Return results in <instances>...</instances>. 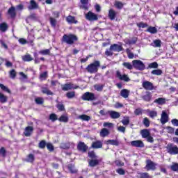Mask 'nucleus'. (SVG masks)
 Masks as SVG:
<instances>
[{
  "label": "nucleus",
  "instance_id": "1",
  "mask_svg": "<svg viewBox=\"0 0 178 178\" xmlns=\"http://www.w3.org/2000/svg\"><path fill=\"white\" fill-rule=\"evenodd\" d=\"M77 41H79V38L73 33L64 34L61 39V42L67 44V45H73Z\"/></svg>",
  "mask_w": 178,
  "mask_h": 178
},
{
  "label": "nucleus",
  "instance_id": "2",
  "mask_svg": "<svg viewBox=\"0 0 178 178\" xmlns=\"http://www.w3.org/2000/svg\"><path fill=\"white\" fill-rule=\"evenodd\" d=\"M101 63L98 60H95L92 63L89 64L86 67V70L88 72V73L94 74V73H98V69H99Z\"/></svg>",
  "mask_w": 178,
  "mask_h": 178
},
{
  "label": "nucleus",
  "instance_id": "3",
  "mask_svg": "<svg viewBox=\"0 0 178 178\" xmlns=\"http://www.w3.org/2000/svg\"><path fill=\"white\" fill-rule=\"evenodd\" d=\"M53 17H49V21L51 25V27L53 29H56L58 24V20L56 19H59L60 17V12L59 11H53L52 12Z\"/></svg>",
  "mask_w": 178,
  "mask_h": 178
},
{
  "label": "nucleus",
  "instance_id": "4",
  "mask_svg": "<svg viewBox=\"0 0 178 178\" xmlns=\"http://www.w3.org/2000/svg\"><path fill=\"white\" fill-rule=\"evenodd\" d=\"M167 152L170 155H177L178 154V147L173 143H168L166 146Z\"/></svg>",
  "mask_w": 178,
  "mask_h": 178
},
{
  "label": "nucleus",
  "instance_id": "5",
  "mask_svg": "<svg viewBox=\"0 0 178 178\" xmlns=\"http://www.w3.org/2000/svg\"><path fill=\"white\" fill-rule=\"evenodd\" d=\"M132 65L134 68L136 70H140L141 72L145 70V65L140 60H134L132 61Z\"/></svg>",
  "mask_w": 178,
  "mask_h": 178
},
{
  "label": "nucleus",
  "instance_id": "6",
  "mask_svg": "<svg viewBox=\"0 0 178 178\" xmlns=\"http://www.w3.org/2000/svg\"><path fill=\"white\" fill-rule=\"evenodd\" d=\"M145 163L146 165L145 166L144 169H145L147 172H149V170H156V163H155L151 159L146 160Z\"/></svg>",
  "mask_w": 178,
  "mask_h": 178
},
{
  "label": "nucleus",
  "instance_id": "7",
  "mask_svg": "<svg viewBox=\"0 0 178 178\" xmlns=\"http://www.w3.org/2000/svg\"><path fill=\"white\" fill-rule=\"evenodd\" d=\"M115 77L119 79L121 81H125L126 83H129L130 81V78L126 74H122L120 70H117L115 72Z\"/></svg>",
  "mask_w": 178,
  "mask_h": 178
},
{
  "label": "nucleus",
  "instance_id": "8",
  "mask_svg": "<svg viewBox=\"0 0 178 178\" xmlns=\"http://www.w3.org/2000/svg\"><path fill=\"white\" fill-rule=\"evenodd\" d=\"M81 99L83 101H95L97 98L95 97V94L90 92H85L82 97Z\"/></svg>",
  "mask_w": 178,
  "mask_h": 178
},
{
  "label": "nucleus",
  "instance_id": "9",
  "mask_svg": "<svg viewBox=\"0 0 178 178\" xmlns=\"http://www.w3.org/2000/svg\"><path fill=\"white\" fill-rule=\"evenodd\" d=\"M85 17L86 20H89V22H95L98 20V15L91 11L88 12L86 14Z\"/></svg>",
  "mask_w": 178,
  "mask_h": 178
},
{
  "label": "nucleus",
  "instance_id": "10",
  "mask_svg": "<svg viewBox=\"0 0 178 178\" xmlns=\"http://www.w3.org/2000/svg\"><path fill=\"white\" fill-rule=\"evenodd\" d=\"M142 86L145 90L147 91H152V90H155V86H154V83L149 82V81H144L142 83Z\"/></svg>",
  "mask_w": 178,
  "mask_h": 178
},
{
  "label": "nucleus",
  "instance_id": "11",
  "mask_svg": "<svg viewBox=\"0 0 178 178\" xmlns=\"http://www.w3.org/2000/svg\"><path fill=\"white\" fill-rule=\"evenodd\" d=\"M77 149L80 152H82L83 154L87 152L88 151V146L84 143V142H79L77 145Z\"/></svg>",
  "mask_w": 178,
  "mask_h": 178
},
{
  "label": "nucleus",
  "instance_id": "12",
  "mask_svg": "<svg viewBox=\"0 0 178 178\" xmlns=\"http://www.w3.org/2000/svg\"><path fill=\"white\" fill-rule=\"evenodd\" d=\"M7 15L10 16V19H16V16H17V13L16 12V8L13 6L10 7L7 11Z\"/></svg>",
  "mask_w": 178,
  "mask_h": 178
},
{
  "label": "nucleus",
  "instance_id": "13",
  "mask_svg": "<svg viewBox=\"0 0 178 178\" xmlns=\"http://www.w3.org/2000/svg\"><path fill=\"white\" fill-rule=\"evenodd\" d=\"M39 8H40V6H38V4L35 1L31 0L29 1V6H28L29 10H35Z\"/></svg>",
  "mask_w": 178,
  "mask_h": 178
},
{
  "label": "nucleus",
  "instance_id": "14",
  "mask_svg": "<svg viewBox=\"0 0 178 178\" xmlns=\"http://www.w3.org/2000/svg\"><path fill=\"white\" fill-rule=\"evenodd\" d=\"M131 145L132 147H136V148H144V143L143 140H133L131 142Z\"/></svg>",
  "mask_w": 178,
  "mask_h": 178
},
{
  "label": "nucleus",
  "instance_id": "15",
  "mask_svg": "<svg viewBox=\"0 0 178 178\" xmlns=\"http://www.w3.org/2000/svg\"><path fill=\"white\" fill-rule=\"evenodd\" d=\"M65 20L69 24H77L79 23V21L76 19V17L70 15L66 17Z\"/></svg>",
  "mask_w": 178,
  "mask_h": 178
},
{
  "label": "nucleus",
  "instance_id": "16",
  "mask_svg": "<svg viewBox=\"0 0 178 178\" xmlns=\"http://www.w3.org/2000/svg\"><path fill=\"white\" fill-rule=\"evenodd\" d=\"M111 49H113L114 52H121V51H123V46L118 44H113L111 45Z\"/></svg>",
  "mask_w": 178,
  "mask_h": 178
},
{
  "label": "nucleus",
  "instance_id": "17",
  "mask_svg": "<svg viewBox=\"0 0 178 178\" xmlns=\"http://www.w3.org/2000/svg\"><path fill=\"white\" fill-rule=\"evenodd\" d=\"M108 113L111 119H119L120 118V113L115 111H108Z\"/></svg>",
  "mask_w": 178,
  "mask_h": 178
},
{
  "label": "nucleus",
  "instance_id": "18",
  "mask_svg": "<svg viewBox=\"0 0 178 178\" xmlns=\"http://www.w3.org/2000/svg\"><path fill=\"white\" fill-rule=\"evenodd\" d=\"M33 131H34V128L33 127L28 126L25 128V131H24V134L26 137H30Z\"/></svg>",
  "mask_w": 178,
  "mask_h": 178
},
{
  "label": "nucleus",
  "instance_id": "19",
  "mask_svg": "<svg viewBox=\"0 0 178 178\" xmlns=\"http://www.w3.org/2000/svg\"><path fill=\"white\" fill-rule=\"evenodd\" d=\"M102 141L101 140H96L95 142H92L91 145V147L93 148L94 149H98L99 148H102Z\"/></svg>",
  "mask_w": 178,
  "mask_h": 178
},
{
  "label": "nucleus",
  "instance_id": "20",
  "mask_svg": "<svg viewBox=\"0 0 178 178\" xmlns=\"http://www.w3.org/2000/svg\"><path fill=\"white\" fill-rule=\"evenodd\" d=\"M168 120L169 115H168V113H166V112L163 111L161 118V123L162 124H165V123H168Z\"/></svg>",
  "mask_w": 178,
  "mask_h": 178
},
{
  "label": "nucleus",
  "instance_id": "21",
  "mask_svg": "<svg viewBox=\"0 0 178 178\" xmlns=\"http://www.w3.org/2000/svg\"><path fill=\"white\" fill-rule=\"evenodd\" d=\"M34 161H35V156L33 154H29L26 156V158L24 159L25 162L28 163H34Z\"/></svg>",
  "mask_w": 178,
  "mask_h": 178
},
{
  "label": "nucleus",
  "instance_id": "22",
  "mask_svg": "<svg viewBox=\"0 0 178 178\" xmlns=\"http://www.w3.org/2000/svg\"><path fill=\"white\" fill-rule=\"evenodd\" d=\"M67 168L68 170L72 173V175H74L77 173V169H76V167L74 166V164L73 163H70L67 165Z\"/></svg>",
  "mask_w": 178,
  "mask_h": 178
},
{
  "label": "nucleus",
  "instance_id": "23",
  "mask_svg": "<svg viewBox=\"0 0 178 178\" xmlns=\"http://www.w3.org/2000/svg\"><path fill=\"white\" fill-rule=\"evenodd\" d=\"M41 92L42 94H45L46 95H54V92L51 91V90H49V88L47 87H42Z\"/></svg>",
  "mask_w": 178,
  "mask_h": 178
},
{
  "label": "nucleus",
  "instance_id": "24",
  "mask_svg": "<svg viewBox=\"0 0 178 178\" xmlns=\"http://www.w3.org/2000/svg\"><path fill=\"white\" fill-rule=\"evenodd\" d=\"M77 119H80L82 122H90V120H91V117L86 114H82L79 115Z\"/></svg>",
  "mask_w": 178,
  "mask_h": 178
},
{
  "label": "nucleus",
  "instance_id": "25",
  "mask_svg": "<svg viewBox=\"0 0 178 178\" xmlns=\"http://www.w3.org/2000/svg\"><path fill=\"white\" fill-rule=\"evenodd\" d=\"M108 18L110 20H115L116 19V11L113 9H110L108 10Z\"/></svg>",
  "mask_w": 178,
  "mask_h": 178
},
{
  "label": "nucleus",
  "instance_id": "26",
  "mask_svg": "<svg viewBox=\"0 0 178 178\" xmlns=\"http://www.w3.org/2000/svg\"><path fill=\"white\" fill-rule=\"evenodd\" d=\"M8 29H9V26L6 22H3L0 24V31L2 33H5L8 31Z\"/></svg>",
  "mask_w": 178,
  "mask_h": 178
},
{
  "label": "nucleus",
  "instance_id": "27",
  "mask_svg": "<svg viewBox=\"0 0 178 178\" xmlns=\"http://www.w3.org/2000/svg\"><path fill=\"white\" fill-rule=\"evenodd\" d=\"M140 134L143 138H146L147 137H149V136L151 134V132H149V130L144 129L140 131Z\"/></svg>",
  "mask_w": 178,
  "mask_h": 178
},
{
  "label": "nucleus",
  "instance_id": "28",
  "mask_svg": "<svg viewBox=\"0 0 178 178\" xmlns=\"http://www.w3.org/2000/svg\"><path fill=\"white\" fill-rule=\"evenodd\" d=\"M154 104H158V105H163L166 104V99L163 97H159L156 99L154 102Z\"/></svg>",
  "mask_w": 178,
  "mask_h": 178
},
{
  "label": "nucleus",
  "instance_id": "29",
  "mask_svg": "<svg viewBox=\"0 0 178 178\" xmlns=\"http://www.w3.org/2000/svg\"><path fill=\"white\" fill-rule=\"evenodd\" d=\"M146 102H149L152 99V95L149 92H146V94L142 97Z\"/></svg>",
  "mask_w": 178,
  "mask_h": 178
},
{
  "label": "nucleus",
  "instance_id": "30",
  "mask_svg": "<svg viewBox=\"0 0 178 178\" xmlns=\"http://www.w3.org/2000/svg\"><path fill=\"white\" fill-rule=\"evenodd\" d=\"M88 163L89 166L95 168V166L99 165V161L98 159H91L89 161Z\"/></svg>",
  "mask_w": 178,
  "mask_h": 178
},
{
  "label": "nucleus",
  "instance_id": "31",
  "mask_svg": "<svg viewBox=\"0 0 178 178\" xmlns=\"http://www.w3.org/2000/svg\"><path fill=\"white\" fill-rule=\"evenodd\" d=\"M106 144H107V145H115L116 147H118L120 144L119 141L118 140H107L106 142Z\"/></svg>",
  "mask_w": 178,
  "mask_h": 178
},
{
  "label": "nucleus",
  "instance_id": "32",
  "mask_svg": "<svg viewBox=\"0 0 178 178\" xmlns=\"http://www.w3.org/2000/svg\"><path fill=\"white\" fill-rule=\"evenodd\" d=\"M130 94V92L127 89H122L120 91V95L122 97V98H129V95Z\"/></svg>",
  "mask_w": 178,
  "mask_h": 178
},
{
  "label": "nucleus",
  "instance_id": "33",
  "mask_svg": "<svg viewBox=\"0 0 178 178\" xmlns=\"http://www.w3.org/2000/svg\"><path fill=\"white\" fill-rule=\"evenodd\" d=\"M81 3V9H84L85 10H88V0H80Z\"/></svg>",
  "mask_w": 178,
  "mask_h": 178
},
{
  "label": "nucleus",
  "instance_id": "34",
  "mask_svg": "<svg viewBox=\"0 0 178 178\" xmlns=\"http://www.w3.org/2000/svg\"><path fill=\"white\" fill-rule=\"evenodd\" d=\"M111 132H109V130L106 128L102 129L100 131V136L101 137H106V136H109Z\"/></svg>",
  "mask_w": 178,
  "mask_h": 178
},
{
  "label": "nucleus",
  "instance_id": "35",
  "mask_svg": "<svg viewBox=\"0 0 178 178\" xmlns=\"http://www.w3.org/2000/svg\"><path fill=\"white\" fill-rule=\"evenodd\" d=\"M0 102L1 104H6L8 102V96L3 95L2 92H0Z\"/></svg>",
  "mask_w": 178,
  "mask_h": 178
},
{
  "label": "nucleus",
  "instance_id": "36",
  "mask_svg": "<svg viewBox=\"0 0 178 178\" xmlns=\"http://www.w3.org/2000/svg\"><path fill=\"white\" fill-rule=\"evenodd\" d=\"M73 84L72 83H65L63 87V91H69V90H72Z\"/></svg>",
  "mask_w": 178,
  "mask_h": 178
},
{
  "label": "nucleus",
  "instance_id": "37",
  "mask_svg": "<svg viewBox=\"0 0 178 178\" xmlns=\"http://www.w3.org/2000/svg\"><path fill=\"white\" fill-rule=\"evenodd\" d=\"M0 88L2 91L4 92H8V94H12V92L10 91V89L6 86L5 85L0 83Z\"/></svg>",
  "mask_w": 178,
  "mask_h": 178
},
{
  "label": "nucleus",
  "instance_id": "38",
  "mask_svg": "<svg viewBox=\"0 0 178 178\" xmlns=\"http://www.w3.org/2000/svg\"><path fill=\"white\" fill-rule=\"evenodd\" d=\"M60 148L61 149H69V148H70V143H62L60 145Z\"/></svg>",
  "mask_w": 178,
  "mask_h": 178
},
{
  "label": "nucleus",
  "instance_id": "39",
  "mask_svg": "<svg viewBox=\"0 0 178 178\" xmlns=\"http://www.w3.org/2000/svg\"><path fill=\"white\" fill-rule=\"evenodd\" d=\"M114 6L119 9L120 10L123 9V6H124V4H123L121 1H115Z\"/></svg>",
  "mask_w": 178,
  "mask_h": 178
},
{
  "label": "nucleus",
  "instance_id": "40",
  "mask_svg": "<svg viewBox=\"0 0 178 178\" xmlns=\"http://www.w3.org/2000/svg\"><path fill=\"white\" fill-rule=\"evenodd\" d=\"M22 60L24 62H31L33 60V57L30 54H26L22 56Z\"/></svg>",
  "mask_w": 178,
  "mask_h": 178
},
{
  "label": "nucleus",
  "instance_id": "41",
  "mask_svg": "<svg viewBox=\"0 0 178 178\" xmlns=\"http://www.w3.org/2000/svg\"><path fill=\"white\" fill-rule=\"evenodd\" d=\"M147 31L151 33V34H156L158 33V29L155 26H149Z\"/></svg>",
  "mask_w": 178,
  "mask_h": 178
},
{
  "label": "nucleus",
  "instance_id": "42",
  "mask_svg": "<svg viewBox=\"0 0 178 178\" xmlns=\"http://www.w3.org/2000/svg\"><path fill=\"white\" fill-rule=\"evenodd\" d=\"M58 120L63 122V123H67V122H69V117H67V115H62L58 118Z\"/></svg>",
  "mask_w": 178,
  "mask_h": 178
},
{
  "label": "nucleus",
  "instance_id": "43",
  "mask_svg": "<svg viewBox=\"0 0 178 178\" xmlns=\"http://www.w3.org/2000/svg\"><path fill=\"white\" fill-rule=\"evenodd\" d=\"M104 55H106V56H113V49H111V46L109 47V49H106L105 52H104Z\"/></svg>",
  "mask_w": 178,
  "mask_h": 178
},
{
  "label": "nucleus",
  "instance_id": "44",
  "mask_svg": "<svg viewBox=\"0 0 178 178\" xmlns=\"http://www.w3.org/2000/svg\"><path fill=\"white\" fill-rule=\"evenodd\" d=\"M66 97L67 98H68V99H72V98H74L76 97V92L74 91L67 92L66 93Z\"/></svg>",
  "mask_w": 178,
  "mask_h": 178
},
{
  "label": "nucleus",
  "instance_id": "45",
  "mask_svg": "<svg viewBox=\"0 0 178 178\" xmlns=\"http://www.w3.org/2000/svg\"><path fill=\"white\" fill-rule=\"evenodd\" d=\"M122 66H124V67H125L126 69H128L129 70H132L133 67H134L133 66V64L131 65L130 63H127V62H124L122 63Z\"/></svg>",
  "mask_w": 178,
  "mask_h": 178
},
{
  "label": "nucleus",
  "instance_id": "46",
  "mask_svg": "<svg viewBox=\"0 0 178 178\" xmlns=\"http://www.w3.org/2000/svg\"><path fill=\"white\" fill-rule=\"evenodd\" d=\"M162 73V70H154L151 72V74H153L154 76H161Z\"/></svg>",
  "mask_w": 178,
  "mask_h": 178
},
{
  "label": "nucleus",
  "instance_id": "47",
  "mask_svg": "<svg viewBox=\"0 0 178 178\" xmlns=\"http://www.w3.org/2000/svg\"><path fill=\"white\" fill-rule=\"evenodd\" d=\"M49 119V120H51V122H56V120H58V115L55 113L50 114Z\"/></svg>",
  "mask_w": 178,
  "mask_h": 178
},
{
  "label": "nucleus",
  "instance_id": "48",
  "mask_svg": "<svg viewBox=\"0 0 178 178\" xmlns=\"http://www.w3.org/2000/svg\"><path fill=\"white\" fill-rule=\"evenodd\" d=\"M143 124L145 127H149V124H151V122H149V119H148V118L145 117L143 119Z\"/></svg>",
  "mask_w": 178,
  "mask_h": 178
},
{
  "label": "nucleus",
  "instance_id": "49",
  "mask_svg": "<svg viewBox=\"0 0 178 178\" xmlns=\"http://www.w3.org/2000/svg\"><path fill=\"white\" fill-rule=\"evenodd\" d=\"M154 48H161L162 42L161 41V40L158 39V40H154Z\"/></svg>",
  "mask_w": 178,
  "mask_h": 178
},
{
  "label": "nucleus",
  "instance_id": "50",
  "mask_svg": "<svg viewBox=\"0 0 178 178\" xmlns=\"http://www.w3.org/2000/svg\"><path fill=\"white\" fill-rule=\"evenodd\" d=\"M170 169L172 172H178V163H172L170 165Z\"/></svg>",
  "mask_w": 178,
  "mask_h": 178
},
{
  "label": "nucleus",
  "instance_id": "51",
  "mask_svg": "<svg viewBox=\"0 0 178 178\" xmlns=\"http://www.w3.org/2000/svg\"><path fill=\"white\" fill-rule=\"evenodd\" d=\"M35 102L37 105H42V104H44V98L37 97L35 99Z\"/></svg>",
  "mask_w": 178,
  "mask_h": 178
},
{
  "label": "nucleus",
  "instance_id": "52",
  "mask_svg": "<svg viewBox=\"0 0 178 178\" xmlns=\"http://www.w3.org/2000/svg\"><path fill=\"white\" fill-rule=\"evenodd\" d=\"M47 142L44 140H41L39 144H38V147L40 148L41 149H44L45 147H47Z\"/></svg>",
  "mask_w": 178,
  "mask_h": 178
},
{
  "label": "nucleus",
  "instance_id": "53",
  "mask_svg": "<svg viewBox=\"0 0 178 178\" xmlns=\"http://www.w3.org/2000/svg\"><path fill=\"white\" fill-rule=\"evenodd\" d=\"M46 147H47L48 151H49L50 152H54L55 149L54 145H52V143H47Z\"/></svg>",
  "mask_w": 178,
  "mask_h": 178
},
{
  "label": "nucleus",
  "instance_id": "54",
  "mask_svg": "<svg viewBox=\"0 0 178 178\" xmlns=\"http://www.w3.org/2000/svg\"><path fill=\"white\" fill-rule=\"evenodd\" d=\"M138 175L140 178H151L148 172H140Z\"/></svg>",
  "mask_w": 178,
  "mask_h": 178
},
{
  "label": "nucleus",
  "instance_id": "55",
  "mask_svg": "<svg viewBox=\"0 0 178 178\" xmlns=\"http://www.w3.org/2000/svg\"><path fill=\"white\" fill-rule=\"evenodd\" d=\"M48 77V72L45 71L43 73L40 74V80H47V78Z\"/></svg>",
  "mask_w": 178,
  "mask_h": 178
},
{
  "label": "nucleus",
  "instance_id": "56",
  "mask_svg": "<svg viewBox=\"0 0 178 178\" xmlns=\"http://www.w3.org/2000/svg\"><path fill=\"white\" fill-rule=\"evenodd\" d=\"M136 26L139 29H145V27H148V24L144 22H139L136 24Z\"/></svg>",
  "mask_w": 178,
  "mask_h": 178
},
{
  "label": "nucleus",
  "instance_id": "57",
  "mask_svg": "<svg viewBox=\"0 0 178 178\" xmlns=\"http://www.w3.org/2000/svg\"><path fill=\"white\" fill-rule=\"evenodd\" d=\"M149 69H158V63L153 62L148 65Z\"/></svg>",
  "mask_w": 178,
  "mask_h": 178
},
{
  "label": "nucleus",
  "instance_id": "58",
  "mask_svg": "<svg viewBox=\"0 0 178 178\" xmlns=\"http://www.w3.org/2000/svg\"><path fill=\"white\" fill-rule=\"evenodd\" d=\"M88 156H89V158H91V159H97V155H95V152L94 151L88 152Z\"/></svg>",
  "mask_w": 178,
  "mask_h": 178
},
{
  "label": "nucleus",
  "instance_id": "59",
  "mask_svg": "<svg viewBox=\"0 0 178 178\" xmlns=\"http://www.w3.org/2000/svg\"><path fill=\"white\" fill-rule=\"evenodd\" d=\"M149 116L152 119H154V118H156L158 116V113L155 111H149Z\"/></svg>",
  "mask_w": 178,
  "mask_h": 178
},
{
  "label": "nucleus",
  "instance_id": "60",
  "mask_svg": "<svg viewBox=\"0 0 178 178\" xmlns=\"http://www.w3.org/2000/svg\"><path fill=\"white\" fill-rule=\"evenodd\" d=\"M0 155L3 156V158H5L6 156V149L5 147H2L0 148Z\"/></svg>",
  "mask_w": 178,
  "mask_h": 178
},
{
  "label": "nucleus",
  "instance_id": "61",
  "mask_svg": "<svg viewBox=\"0 0 178 178\" xmlns=\"http://www.w3.org/2000/svg\"><path fill=\"white\" fill-rule=\"evenodd\" d=\"M56 108L60 112H63V111H65V105H63V104H58Z\"/></svg>",
  "mask_w": 178,
  "mask_h": 178
},
{
  "label": "nucleus",
  "instance_id": "62",
  "mask_svg": "<svg viewBox=\"0 0 178 178\" xmlns=\"http://www.w3.org/2000/svg\"><path fill=\"white\" fill-rule=\"evenodd\" d=\"M39 54H40V55H49V54H51V51L48 49L44 50H41L39 51Z\"/></svg>",
  "mask_w": 178,
  "mask_h": 178
},
{
  "label": "nucleus",
  "instance_id": "63",
  "mask_svg": "<svg viewBox=\"0 0 178 178\" xmlns=\"http://www.w3.org/2000/svg\"><path fill=\"white\" fill-rule=\"evenodd\" d=\"M16 75H17L16 70H11L10 71V79H15L16 78Z\"/></svg>",
  "mask_w": 178,
  "mask_h": 178
},
{
  "label": "nucleus",
  "instance_id": "64",
  "mask_svg": "<svg viewBox=\"0 0 178 178\" xmlns=\"http://www.w3.org/2000/svg\"><path fill=\"white\" fill-rule=\"evenodd\" d=\"M95 89L97 91H102L104 90V85H95Z\"/></svg>",
  "mask_w": 178,
  "mask_h": 178
}]
</instances>
